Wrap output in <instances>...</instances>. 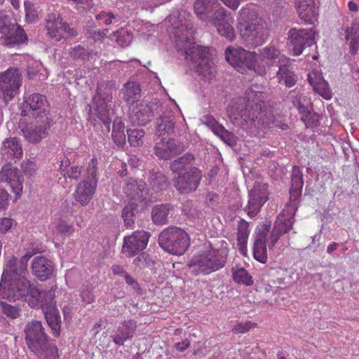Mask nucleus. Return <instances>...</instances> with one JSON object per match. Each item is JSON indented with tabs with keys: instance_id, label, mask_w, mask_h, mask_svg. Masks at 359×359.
Wrapping results in <instances>:
<instances>
[{
	"instance_id": "nucleus-1",
	"label": "nucleus",
	"mask_w": 359,
	"mask_h": 359,
	"mask_svg": "<svg viewBox=\"0 0 359 359\" xmlns=\"http://www.w3.org/2000/svg\"><path fill=\"white\" fill-rule=\"evenodd\" d=\"M25 255L19 261L12 257L7 260L0 282V298L8 300L23 299L32 308H41L53 334H60L61 318L55 306V290H41L28 280L27 262Z\"/></svg>"
},
{
	"instance_id": "nucleus-2",
	"label": "nucleus",
	"mask_w": 359,
	"mask_h": 359,
	"mask_svg": "<svg viewBox=\"0 0 359 359\" xmlns=\"http://www.w3.org/2000/svg\"><path fill=\"white\" fill-rule=\"evenodd\" d=\"M262 87L253 85L246 90L245 96L231 102L227 114L231 122L250 135L261 137L269 127L270 121L264 118Z\"/></svg>"
},
{
	"instance_id": "nucleus-3",
	"label": "nucleus",
	"mask_w": 359,
	"mask_h": 359,
	"mask_svg": "<svg viewBox=\"0 0 359 359\" xmlns=\"http://www.w3.org/2000/svg\"><path fill=\"white\" fill-rule=\"evenodd\" d=\"M176 43L178 51L184 55L187 62L193 65L198 75L208 81H211L215 76L216 69L208 48L196 45L189 39L185 41L179 39Z\"/></svg>"
},
{
	"instance_id": "nucleus-4",
	"label": "nucleus",
	"mask_w": 359,
	"mask_h": 359,
	"mask_svg": "<svg viewBox=\"0 0 359 359\" xmlns=\"http://www.w3.org/2000/svg\"><path fill=\"white\" fill-rule=\"evenodd\" d=\"M194 156L187 153L172 161L170 169L175 174L174 186L181 194L195 191L199 185L201 172L193 166Z\"/></svg>"
},
{
	"instance_id": "nucleus-5",
	"label": "nucleus",
	"mask_w": 359,
	"mask_h": 359,
	"mask_svg": "<svg viewBox=\"0 0 359 359\" xmlns=\"http://www.w3.org/2000/svg\"><path fill=\"white\" fill-rule=\"evenodd\" d=\"M238 20L241 36L248 46L255 48L264 43L268 31L266 23L263 19L257 17L252 10L243 8L239 11Z\"/></svg>"
},
{
	"instance_id": "nucleus-6",
	"label": "nucleus",
	"mask_w": 359,
	"mask_h": 359,
	"mask_svg": "<svg viewBox=\"0 0 359 359\" xmlns=\"http://www.w3.org/2000/svg\"><path fill=\"white\" fill-rule=\"evenodd\" d=\"M227 255L226 248H211L194 255L189 260L188 266L195 275H208L224 266Z\"/></svg>"
},
{
	"instance_id": "nucleus-7",
	"label": "nucleus",
	"mask_w": 359,
	"mask_h": 359,
	"mask_svg": "<svg viewBox=\"0 0 359 359\" xmlns=\"http://www.w3.org/2000/svg\"><path fill=\"white\" fill-rule=\"evenodd\" d=\"M158 244L165 251L172 255H182L189 245V237L182 229L170 226L160 233Z\"/></svg>"
},
{
	"instance_id": "nucleus-8",
	"label": "nucleus",
	"mask_w": 359,
	"mask_h": 359,
	"mask_svg": "<svg viewBox=\"0 0 359 359\" xmlns=\"http://www.w3.org/2000/svg\"><path fill=\"white\" fill-rule=\"evenodd\" d=\"M22 74L18 68L10 67L0 74V103L6 106L18 93L22 85Z\"/></svg>"
},
{
	"instance_id": "nucleus-9",
	"label": "nucleus",
	"mask_w": 359,
	"mask_h": 359,
	"mask_svg": "<svg viewBox=\"0 0 359 359\" xmlns=\"http://www.w3.org/2000/svg\"><path fill=\"white\" fill-rule=\"evenodd\" d=\"M281 61L283 62V57L280 50L273 45H269L259 50V54L255 52L252 71L263 76L266 73V67Z\"/></svg>"
},
{
	"instance_id": "nucleus-10",
	"label": "nucleus",
	"mask_w": 359,
	"mask_h": 359,
	"mask_svg": "<svg viewBox=\"0 0 359 359\" xmlns=\"http://www.w3.org/2000/svg\"><path fill=\"white\" fill-rule=\"evenodd\" d=\"M225 57L226 61L238 72L252 71L255 52L248 51L241 47H228Z\"/></svg>"
},
{
	"instance_id": "nucleus-11",
	"label": "nucleus",
	"mask_w": 359,
	"mask_h": 359,
	"mask_svg": "<svg viewBox=\"0 0 359 359\" xmlns=\"http://www.w3.org/2000/svg\"><path fill=\"white\" fill-rule=\"evenodd\" d=\"M24 332L27 344L32 351L39 352L47 344V335L41 321L33 320L27 323Z\"/></svg>"
},
{
	"instance_id": "nucleus-12",
	"label": "nucleus",
	"mask_w": 359,
	"mask_h": 359,
	"mask_svg": "<svg viewBox=\"0 0 359 359\" xmlns=\"http://www.w3.org/2000/svg\"><path fill=\"white\" fill-rule=\"evenodd\" d=\"M315 35L313 29H291L288 33V44L293 54L299 55L306 47L315 43Z\"/></svg>"
},
{
	"instance_id": "nucleus-13",
	"label": "nucleus",
	"mask_w": 359,
	"mask_h": 359,
	"mask_svg": "<svg viewBox=\"0 0 359 359\" xmlns=\"http://www.w3.org/2000/svg\"><path fill=\"white\" fill-rule=\"evenodd\" d=\"M89 108V120L96 122L100 121L107 128V130H110L111 104L109 103L102 97L100 93H97L93 97L91 105H88Z\"/></svg>"
},
{
	"instance_id": "nucleus-14",
	"label": "nucleus",
	"mask_w": 359,
	"mask_h": 359,
	"mask_svg": "<svg viewBox=\"0 0 359 359\" xmlns=\"http://www.w3.org/2000/svg\"><path fill=\"white\" fill-rule=\"evenodd\" d=\"M269 198L268 185L256 182L249 191V200L245 211L250 217L256 216Z\"/></svg>"
},
{
	"instance_id": "nucleus-15",
	"label": "nucleus",
	"mask_w": 359,
	"mask_h": 359,
	"mask_svg": "<svg viewBox=\"0 0 359 359\" xmlns=\"http://www.w3.org/2000/svg\"><path fill=\"white\" fill-rule=\"evenodd\" d=\"M45 29L46 34L55 41H60L62 39L76 34V31L71 29L59 15L55 14H50L47 16Z\"/></svg>"
},
{
	"instance_id": "nucleus-16",
	"label": "nucleus",
	"mask_w": 359,
	"mask_h": 359,
	"mask_svg": "<svg viewBox=\"0 0 359 359\" xmlns=\"http://www.w3.org/2000/svg\"><path fill=\"white\" fill-rule=\"evenodd\" d=\"M270 226L263 224L257 226L256 229V236L253 245V257L260 263H266L267 261L266 243L269 248H272L270 243V236H269Z\"/></svg>"
},
{
	"instance_id": "nucleus-17",
	"label": "nucleus",
	"mask_w": 359,
	"mask_h": 359,
	"mask_svg": "<svg viewBox=\"0 0 359 359\" xmlns=\"http://www.w3.org/2000/svg\"><path fill=\"white\" fill-rule=\"evenodd\" d=\"M149 233L144 231H136L131 236L124 238L122 252L128 257H133L147 245Z\"/></svg>"
},
{
	"instance_id": "nucleus-18",
	"label": "nucleus",
	"mask_w": 359,
	"mask_h": 359,
	"mask_svg": "<svg viewBox=\"0 0 359 359\" xmlns=\"http://www.w3.org/2000/svg\"><path fill=\"white\" fill-rule=\"evenodd\" d=\"M0 182L9 185L12 191L20 196L23 188V179L17 168L11 163L4 165L0 170Z\"/></svg>"
},
{
	"instance_id": "nucleus-19",
	"label": "nucleus",
	"mask_w": 359,
	"mask_h": 359,
	"mask_svg": "<svg viewBox=\"0 0 359 359\" xmlns=\"http://www.w3.org/2000/svg\"><path fill=\"white\" fill-rule=\"evenodd\" d=\"M23 150L20 141L16 137H8L2 142L0 148L1 160L8 163L16 162L22 157Z\"/></svg>"
},
{
	"instance_id": "nucleus-20",
	"label": "nucleus",
	"mask_w": 359,
	"mask_h": 359,
	"mask_svg": "<svg viewBox=\"0 0 359 359\" xmlns=\"http://www.w3.org/2000/svg\"><path fill=\"white\" fill-rule=\"evenodd\" d=\"M136 329L137 323L134 320H125L120 323L112 332L114 343L118 346H123L127 340L133 337Z\"/></svg>"
},
{
	"instance_id": "nucleus-21",
	"label": "nucleus",
	"mask_w": 359,
	"mask_h": 359,
	"mask_svg": "<svg viewBox=\"0 0 359 359\" xmlns=\"http://www.w3.org/2000/svg\"><path fill=\"white\" fill-rule=\"evenodd\" d=\"M53 262L43 256L35 257L32 262V272L39 280L45 281L52 276Z\"/></svg>"
},
{
	"instance_id": "nucleus-22",
	"label": "nucleus",
	"mask_w": 359,
	"mask_h": 359,
	"mask_svg": "<svg viewBox=\"0 0 359 359\" xmlns=\"http://www.w3.org/2000/svg\"><path fill=\"white\" fill-rule=\"evenodd\" d=\"M48 118H39L22 130L26 140L30 142H39L46 134V130L49 128Z\"/></svg>"
},
{
	"instance_id": "nucleus-23",
	"label": "nucleus",
	"mask_w": 359,
	"mask_h": 359,
	"mask_svg": "<svg viewBox=\"0 0 359 359\" xmlns=\"http://www.w3.org/2000/svg\"><path fill=\"white\" fill-rule=\"evenodd\" d=\"M25 104L26 108L29 107L32 111V115L36 119L37 118H43V116L48 118V102L46 96L39 93H34L25 99Z\"/></svg>"
},
{
	"instance_id": "nucleus-24",
	"label": "nucleus",
	"mask_w": 359,
	"mask_h": 359,
	"mask_svg": "<svg viewBox=\"0 0 359 359\" xmlns=\"http://www.w3.org/2000/svg\"><path fill=\"white\" fill-rule=\"evenodd\" d=\"M97 180L88 181L84 180L79 182L74 192L76 201L85 206L89 203L95 192Z\"/></svg>"
},
{
	"instance_id": "nucleus-25",
	"label": "nucleus",
	"mask_w": 359,
	"mask_h": 359,
	"mask_svg": "<svg viewBox=\"0 0 359 359\" xmlns=\"http://www.w3.org/2000/svg\"><path fill=\"white\" fill-rule=\"evenodd\" d=\"M152 117L151 109L146 104L140 102L130 107L129 118L134 125L144 126L151 120Z\"/></svg>"
},
{
	"instance_id": "nucleus-26",
	"label": "nucleus",
	"mask_w": 359,
	"mask_h": 359,
	"mask_svg": "<svg viewBox=\"0 0 359 359\" xmlns=\"http://www.w3.org/2000/svg\"><path fill=\"white\" fill-rule=\"evenodd\" d=\"M294 6L300 19L311 24L318 15L315 0H294Z\"/></svg>"
},
{
	"instance_id": "nucleus-27",
	"label": "nucleus",
	"mask_w": 359,
	"mask_h": 359,
	"mask_svg": "<svg viewBox=\"0 0 359 359\" xmlns=\"http://www.w3.org/2000/svg\"><path fill=\"white\" fill-rule=\"evenodd\" d=\"M1 33L2 34L3 43L8 47L20 45L27 40L24 30L16 24L10 25Z\"/></svg>"
},
{
	"instance_id": "nucleus-28",
	"label": "nucleus",
	"mask_w": 359,
	"mask_h": 359,
	"mask_svg": "<svg viewBox=\"0 0 359 359\" xmlns=\"http://www.w3.org/2000/svg\"><path fill=\"white\" fill-rule=\"evenodd\" d=\"M293 223L294 219L292 216L285 218L283 215H278L269 236L271 246H274L280 237L292 228Z\"/></svg>"
},
{
	"instance_id": "nucleus-29",
	"label": "nucleus",
	"mask_w": 359,
	"mask_h": 359,
	"mask_svg": "<svg viewBox=\"0 0 359 359\" xmlns=\"http://www.w3.org/2000/svg\"><path fill=\"white\" fill-rule=\"evenodd\" d=\"M145 183L142 180L130 179L123 187V191L128 198V201H143V191Z\"/></svg>"
},
{
	"instance_id": "nucleus-30",
	"label": "nucleus",
	"mask_w": 359,
	"mask_h": 359,
	"mask_svg": "<svg viewBox=\"0 0 359 359\" xmlns=\"http://www.w3.org/2000/svg\"><path fill=\"white\" fill-rule=\"evenodd\" d=\"M155 154L160 158L168 159L176 154V144L175 142L167 137H162L160 142H156Z\"/></svg>"
},
{
	"instance_id": "nucleus-31",
	"label": "nucleus",
	"mask_w": 359,
	"mask_h": 359,
	"mask_svg": "<svg viewBox=\"0 0 359 359\" xmlns=\"http://www.w3.org/2000/svg\"><path fill=\"white\" fill-rule=\"evenodd\" d=\"M276 76L278 83L284 84L287 88L294 86L297 81V77L296 74H294L292 67L287 63L279 65Z\"/></svg>"
},
{
	"instance_id": "nucleus-32",
	"label": "nucleus",
	"mask_w": 359,
	"mask_h": 359,
	"mask_svg": "<svg viewBox=\"0 0 359 359\" xmlns=\"http://www.w3.org/2000/svg\"><path fill=\"white\" fill-rule=\"evenodd\" d=\"M174 117L171 114L161 116L156 121V134L158 136L169 135L174 130Z\"/></svg>"
},
{
	"instance_id": "nucleus-33",
	"label": "nucleus",
	"mask_w": 359,
	"mask_h": 359,
	"mask_svg": "<svg viewBox=\"0 0 359 359\" xmlns=\"http://www.w3.org/2000/svg\"><path fill=\"white\" fill-rule=\"evenodd\" d=\"M81 170L82 168L79 165L70 166V161L67 158L61 161L60 170L65 178L67 177L70 180H78L81 177Z\"/></svg>"
},
{
	"instance_id": "nucleus-34",
	"label": "nucleus",
	"mask_w": 359,
	"mask_h": 359,
	"mask_svg": "<svg viewBox=\"0 0 359 359\" xmlns=\"http://www.w3.org/2000/svg\"><path fill=\"white\" fill-rule=\"evenodd\" d=\"M170 205L160 204L155 205L151 210V219L156 224H165L168 222Z\"/></svg>"
},
{
	"instance_id": "nucleus-35",
	"label": "nucleus",
	"mask_w": 359,
	"mask_h": 359,
	"mask_svg": "<svg viewBox=\"0 0 359 359\" xmlns=\"http://www.w3.org/2000/svg\"><path fill=\"white\" fill-rule=\"evenodd\" d=\"M111 135L114 143L118 147L126 144L125 124L119 118L114 121Z\"/></svg>"
},
{
	"instance_id": "nucleus-36",
	"label": "nucleus",
	"mask_w": 359,
	"mask_h": 359,
	"mask_svg": "<svg viewBox=\"0 0 359 359\" xmlns=\"http://www.w3.org/2000/svg\"><path fill=\"white\" fill-rule=\"evenodd\" d=\"M125 100L132 105L138 100L140 97V89L139 85L133 82H128L123 89Z\"/></svg>"
},
{
	"instance_id": "nucleus-37",
	"label": "nucleus",
	"mask_w": 359,
	"mask_h": 359,
	"mask_svg": "<svg viewBox=\"0 0 359 359\" xmlns=\"http://www.w3.org/2000/svg\"><path fill=\"white\" fill-rule=\"evenodd\" d=\"M142 202L128 201V203L123 208L122 217L127 227H131L135 222V215L137 212V206Z\"/></svg>"
},
{
	"instance_id": "nucleus-38",
	"label": "nucleus",
	"mask_w": 359,
	"mask_h": 359,
	"mask_svg": "<svg viewBox=\"0 0 359 359\" xmlns=\"http://www.w3.org/2000/svg\"><path fill=\"white\" fill-rule=\"evenodd\" d=\"M217 0H196L194 6V11L201 20H205L206 13L211 8H217Z\"/></svg>"
},
{
	"instance_id": "nucleus-39",
	"label": "nucleus",
	"mask_w": 359,
	"mask_h": 359,
	"mask_svg": "<svg viewBox=\"0 0 359 359\" xmlns=\"http://www.w3.org/2000/svg\"><path fill=\"white\" fill-rule=\"evenodd\" d=\"M303 184L304 181L302 172H301L299 167L294 166L293 168L291 175V197H292V196L294 195V194H297V196H299L301 194Z\"/></svg>"
},
{
	"instance_id": "nucleus-40",
	"label": "nucleus",
	"mask_w": 359,
	"mask_h": 359,
	"mask_svg": "<svg viewBox=\"0 0 359 359\" xmlns=\"http://www.w3.org/2000/svg\"><path fill=\"white\" fill-rule=\"evenodd\" d=\"M232 276L233 280L239 284L245 285H251L253 283L252 276L243 267L235 266L232 269Z\"/></svg>"
},
{
	"instance_id": "nucleus-41",
	"label": "nucleus",
	"mask_w": 359,
	"mask_h": 359,
	"mask_svg": "<svg viewBox=\"0 0 359 359\" xmlns=\"http://www.w3.org/2000/svg\"><path fill=\"white\" fill-rule=\"evenodd\" d=\"M210 124L212 131L224 142L231 144L234 142L233 134L226 130L222 125L215 122L213 118L210 121Z\"/></svg>"
},
{
	"instance_id": "nucleus-42",
	"label": "nucleus",
	"mask_w": 359,
	"mask_h": 359,
	"mask_svg": "<svg viewBox=\"0 0 359 359\" xmlns=\"http://www.w3.org/2000/svg\"><path fill=\"white\" fill-rule=\"evenodd\" d=\"M149 184L151 189L157 192L165 189L169 182L165 175L161 172L152 173L149 177Z\"/></svg>"
},
{
	"instance_id": "nucleus-43",
	"label": "nucleus",
	"mask_w": 359,
	"mask_h": 359,
	"mask_svg": "<svg viewBox=\"0 0 359 359\" xmlns=\"http://www.w3.org/2000/svg\"><path fill=\"white\" fill-rule=\"evenodd\" d=\"M288 97L292 102L293 106L298 109L299 113L309 106V102L306 97L303 95L297 88L290 91Z\"/></svg>"
},
{
	"instance_id": "nucleus-44",
	"label": "nucleus",
	"mask_w": 359,
	"mask_h": 359,
	"mask_svg": "<svg viewBox=\"0 0 359 359\" xmlns=\"http://www.w3.org/2000/svg\"><path fill=\"white\" fill-rule=\"evenodd\" d=\"M231 22L232 20L229 18L222 22H215V26L218 33L230 41H232L235 38V32L231 25Z\"/></svg>"
},
{
	"instance_id": "nucleus-45",
	"label": "nucleus",
	"mask_w": 359,
	"mask_h": 359,
	"mask_svg": "<svg viewBox=\"0 0 359 359\" xmlns=\"http://www.w3.org/2000/svg\"><path fill=\"white\" fill-rule=\"evenodd\" d=\"M127 133L128 142L131 146L139 147L143 144L145 137V131L144 129H128Z\"/></svg>"
},
{
	"instance_id": "nucleus-46",
	"label": "nucleus",
	"mask_w": 359,
	"mask_h": 359,
	"mask_svg": "<svg viewBox=\"0 0 359 359\" xmlns=\"http://www.w3.org/2000/svg\"><path fill=\"white\" fill-rule=\"evenodd\" d=\"M299 114H301V120L304 123L306 128H313L317 126L319 119L318 115L311 111L310 106H308Z\"/></svg>"
},
{
	"instance_id": "nucleus-47",
	"label": "nucleus",
	"mask_w": 359,
	"mask_h": 359,
	"mask_svg": "<svg viewBox=\"0 0 359 359\" xmlns=\"http://www.w3.org/2000/svg\"><path fill=\"white\" fill-rule=\"evenodd\" d=\"M40 359H57V348L55 346H49L47 344L39 352H34Z\"/></svg>"
},
{
	"instance_id": "nucleus-48",
	"label": "nucleus",
	"mask_w": 359,
	"mask_h": 359,
	"mask_svg": "<svg viewBox=\"0 0 359 359\" xmlns=\"http://www.w3.org/2000/svg\"><path fill=\"white\" fill-rule=\"evenodd\" d=\"M17 222L15 219L9 217H0V234L4 235L11 229H15Z\"/></svg>"
},
{
	"instance_id": "nucleus-49",
	"label": "nucleus",
	"mask_w": 359,
	"mask_h": 359,
	"mask_svg": "<svg viewBox=\"0 0 359 359\" xmlns=\"http://www.w3.org/2000/svg\"><path fill=\"white\" fill-rule=\"evenodd\" d=\"M313 89L314 92L320 95L325 100H330L332 97V91L329 87V84L325 80L320 82Z\"/></svg>"
},
{
	"instance_id": "nucleus-50",
	"label": "nucleus",
	"mask_w": 359,
	"mask_h": 359,
	"mask_svg": "<svg viewBox=\"0 0 359 359\" xmlns=\"http://www.w3.org/2000/svg\"><path fill=\"white\" fill-rule=\"evenodd\" d=\"M1 310L4 314L11 318H16L20 316V309L5 302L1 303Z\"/></svg>"
},
{
	"instance_id": "nucleus-51",
	"label": "nucleus",
	"mask_w": 359,
	"mask_h": 359,
	"mask_svg": "<svg viewBox=\"0 0 359 359\" xmlns=\"http://www.w3.org/2000/svg\"><path fill=\"white\" fill-rule=\"evenodd\" d=\"M21 168L25 175L28 177H31L35 175L37 166L35 161L32 160H27L22 163Z\"/></svg>"
},
{
	"instance_id": "nucleus-52",
	"label": "nucleus",
	"mask_w": 359,
	"mask_h": 359,
	"mask_svg": "<svg viewBox=\"0 0 359 359\" xmlns=\"http://www.w3.org/2000/svg\"><path fill=\"white\" fill-rule=\"evenodd\" d=\"M97 160L95 158H93L88 163L86 169V178L89 179V181L97 180Z\"/></svg>"
},
{
	"instance_id": "nucleus-53",
	"label": "nucleus",
	"mask_w": 359,
	"mask_h": 359,
	"mask_svg": "<svg viewBox=\"0 0 359 359\" xmlns=\"http://www.w3.org/2000/svg\"><path fill=\"white\" fill-rule=\"evenodd\" d=\"M307 79L313 88L325 80L322 76L321 72L318 70H313L312 72H309L308 74Z\"/></svg>"
},
{
	"instance_id": "nucleus-54",
	"label": "nucleus",
	"mask_w": 359,
	"mask_h": 359,
	"mask_svg": "<svg viewBox=\"0 0 359 359\" xmlns=\"http://www.w3.org/2000/svg\"><path fill=\"white\" fill-rule=\"evenodd\" d=\"M15 23L11 22V12H1L0 13V32H2L10 25H13Z\"/></svg>"
},
{
	"instance_id": "nucleus-55",
	"label": "nucleus",
	"mask_w": 359,
	"mask_h": 359,
	"mask_svg": "<svg viewBox=\"0 0 359 359\" xmlns=\"http://www.w3.org/2000/svg\"><path fill=\"white\" fill-rule=\"evenodd\" d=\"M56 229L58 232L63 233L71 235L74 232V228L72 225L68 224L64 220H60L56 224Z\"/></svg>"
},
{
	"instance_id": "nucleus-56",
	"label": "nucleus",
	"mask_w": 359,
	"mask_h": 359,
	"mask_svg": "<svg viewBox=\"0 0 359 359\" xmlns=\"http://www.w3.org/2000/svg\"><path fill=\"white\" fill-rule=\"evenodd\" d=\"M126 33V32L123 29L116 31V40L122 46H127L130 43V36L127 34L126 37H125Z\"/></svg>"
},
{
	"instance_id": "nucleus-57",
	"label": "nucleus",
	"mask_w": 359,
	"mask_h": 359,
	"mask_svg": "<svg viewBox=\"0 0 359 359\" xmlns=\"http://www.w3.org/2000/svg\"><path fill=\"white\" fill-rule=\"evenodd\" d=\"M254 327V323L248 321L245 323H238L234 325L232 330L236 334H243L248 332L252 327Z\"/></svg>"
},
{
	"instance_id": "nucleus-58",
	"label": "nucleus",
	"mask_w": 359,
	"mask_h": 359,
	"mask_svg": "<svg viewBox=\"0 0 359 359\" xmlns=\"http://www.w3.org/2000/svg\"><path fill=\"white\" fill-rule=\"evenodd\" d=\"M226 17V13L224 8H219L216 10L215 13L212 15V22L215 25V22H224V20Z\"/></svg>"
},
{
	"instance_id": "nucleus-59",
	"label": "nucleus",
	"mask_w": 359,
	"mask_h": 359,
	"mask_svg": "<svg viewBox=\"0 0 359 359\" xmlns=\"http://www.w3.org/2000/svg\"><path fill=\"white\" fill-rule=\"evenodd\" d=\"M96 19L102 20L106 25H108L112 23V20L116 19V17L112 13L110 12L100 13L96 15Z\"/></svg>"
},
{
	"instance_id": "nucleus-60",
	"label": "nucleus",
	"mask_w": 359,
	"mask_h": 359,
	"mask_svg": "<svg viewBox=\"0 0 359 359\" xmlns=\"http://www.w3.org/2000/svg\"><path fill=\"white\" fill-rule=\"evenodd\" d=\"M238 240L240 242H245L248 237V231L246 224L241 225L238 230Z\"/></svg>"
},
{
	"instance_id": "nucleus-61",
	"label": "nucleus",
	"mask_w": 359,
	"mask_h": 359,
	"mask_svg": "<svg viewBox=\"0 0 359 359\" xmlns=\"http://www.w3.org/2000/svg\"><path fill=\"white\" fill-rule=\"evenodd\" d=\"M9 196L4 189H0V210L7 208Z\"/></svg>"
},
{
	"instance_id": "nucleus-62",
	"label": "nucleus",
	"mask_w": 359,
	"mask_h": 359,
	"mask_svg": "<svg viewBox=\"0 0 359 359\" xmlns=\"http://www.w3.org/2000/svg\"><path fill=\"white\" fill-rule=\"evenodd\" d=\"M81 297L82 301L86 304H90L94 301V295L93 292L88 290H83Z\"/></svg>"
},
{
	"instance_id": "nucleus-63",
	"label": "nucleus",
	"mask_w": 359,
	"mask_h": 359,
	"mask_svg": "<svg viewBox=\"0 0 359 359\" xmlns=\"http://www.w3.org/2000/svg\"><path fill=\"white\" fill-rule=\"evenodd\" d=\"M107 32L108 29H103L102 32L100 30H95L90 33V37H92L95 41L101 40L107 36Z\"/></svg>"
},
{
	"instance_id": "nucleus-64",
	"label": "nucleus",
	"mask_w": 359,
	"mask_h": 359,
	"mask_svg": "<svg viewBox=\"0 0 359 359\" xmlns=\"http://www.w3.org/2000/svg\"><path fill=\"white\" fill-rule=\"evenodd\" d=\"M189 346L190 342L187 339H186L181 342L175 344V347L178 351L183 352L186 349H187L189 347Z\"/></svg>"
}]
</instances>
